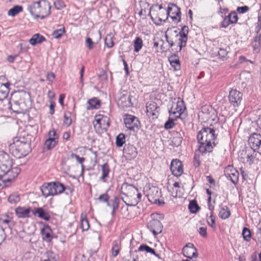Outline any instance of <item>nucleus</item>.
I'll use <instances>...</instances> for the list:
<instances>
[{"label": "nucleus", "mask_w": 261, "mask_h": 261, "mask_svg": "<svg viewBox=\"0 0 261 261\" xmlns=\"http://www.w3.org/2000/svg\"><path fill=\"white\" fill-rule=\"evenodd\" d=\"M29 95L28 93L17 92L13 94L9 101V108L16 114L26 112L29 109L24 100V96Z\"/></svg>", "instance_id": "20e7f679"}, {"label": "nucleus", "mask_w": 261, "mask_h": 261, "mask_svg": "<svg viewBox=\"0 0 261 261\" xmlns=\"http://www.w3.org/2000/svg\"><path fill=\"white\" fill-rule=\"evenodd\" d=\"M8 200L10 203H17L20 200L19 196L16 193H13L9 196Z\"/></svg>", "instance_id": "603ef678"}, {"label": "nucleus", "mask_w": 261, "mask_h": 261, "mask_svg": "<svg viewBox=\"0 0 261 261\" xmlns=\"http://www.w3.org/2000/svg\"><path fill=\"white\" fill-rule=\"evenodd\" d=\"M230 211L226 205L222 206L219 213V216L222 219H226L229 217Z\"/></svg>", "instance_id": "72a5a7b5"}, {"label": "nucleus", "mask_w": 261, "mask_h": 261, "mask_svg": "<svg viewBox=\"0 0 261 261\" xmlns=\"http://www.w3.org/2000/svg\"><path fill=\"white\" fill-rule=\"evenodd\" d=\"M71 158L72 159L75 158L77 162H79L80 164H82L83 167H84L83 163L85 160L84 158L80 157L79 155H77L74 153L71 154Z\"/></svg>", "instance_id": "69168bd1"}, {"label": "nucleus", "mask_w": 261, "mask_h": 261, "mask_svg": "<svg viewBox=\"0 0 261 261\" xmlns=\"http://www.w3.org/2000/svg\"><path fill=\"white\" fill-rule=\"evenodd\" d=\"M249 8L247 6H244L242 7H238L237 9V11L240 14L244 13L249 11Z\"/></svg>", "instance_id": "774afa93"}, {"label": "nucleus", "mask_w": 261, "mask_h": 261, "mask_svg": "<svg viewBox=\"0 0 261 261\" xmlns=\"http://www.w3.org/2000/svg\"><path fill=\"white\" fill-rule=\"evenodd\" d=\"M58 143L54 139L51 140L50 138H48L44 142V149L47 150H50L54 148L58 144Z\"/></svg>", "instance_id": "58836bf2"}, {"label": "nucleus", "mask_w": 261, "mask_h": 261, "mask_svg": "<svg viewBox=\"0 0 261 261\" xmlns=\"http://www.w3.org/2000/svg\"><path fill=\"white\" fill-rule=\"evenodd\" d=\"M224 172L226 177L229 179L232 183L234 184L238 183L239 173L237 170L231 166H228L226 168Z\"/></svg>", "instance_id": "a211bd4d"}, {"label": "nucleus", "mask_w": 261, "mask_h": 261, "mask_svg": "<svg viewBox=\"0 0 261 261\" xmlns=\"http://www.w3.org/2000/svg\"><path fill=\"white\" fill-rule=\"evenodd\" d=\"M31 210V208L30 207L25 208L24 207L19 206L15 209V213L18 218H28L29 217Z\"/></svg>", "instance_id": "cd10ccee"}, {"label": "nucleus", "mask_w": 261, "mask_h": 261, "mask_svg": "<svg viewBox=\"0 0 261 261\" xmlns=\"http://www.w3.org/2000/svg\"><path fill=\"white\" fill-rule=\"evenodd\" d=\"M228 53V51H227L226 49L220 48L218 51V56L219 57V59L223 61L227 60V56Z\"/></svg>", "instance_id": "8fccbe9b"}, {"label": "nucleus", "mask_w": 261, "mask_h": 261, "mask_svg": "<svg viewBox=\"0 0 261 261\" xmlns=\"http://www.w3.org/2000/svg\"><path fill=\"white\" fill-rule=\"evenodd\" d=\"M13 165V160L10 159L8 154L4 156V160L2 161L0 165L1 170L4 173L8 171V170L11 169Z\"/></svg>", "instance_id": "b1692460"}, {"label": "nucleus", "mask_w": 261, "mask_h": 261, "mask_svg": "<svg viewBox=\"0 0 261 261\" xmlns=\"http://www.w3.org/2000/svg\"><path fill=\"white\" fill-rule=\"evenodd\" d=\"M125 142V136L122 134H119L116 138V145L117 147H122Z\"/></svg>", "instance_id": "c03bdc74"}, {"label": "nucleus", "mask_w": 261, "mask_h": 261, "mask_svg": "<svg viewBox=\"0 0 261 261\" xmlns=\"http://www.w3.org/2000/svg\"><path fill=\"white\" fill-rule=\"evenodd\" d=\"M200 164L201 160L200 155L195 153L193 158V165L195 168H197L200 166Z\"/></svg>", "instance_id": "680f3d73"}, {"label": "nucleus", "mask_w": 261, "mask_h": 261, "mask_svg": "<svg viewBox=\"0 0 261 261\" xmlns=\"http://www.w3.org/2000/svg\"><path fill=\"white\" fill-rule=\"evenodd\" d=\"M169 61L170 62V65L174 68V70H178L180 69V62L175 54L170 57L169 58Z\"/></svg>", "instance_id": "2f4dec72"}, {"label": "nucleus", "mask_w": 261, "mask_h": 261, "mask_svg": "<svg viewBox=\"0 0 261 261\" xmlns=\"http://www.w3.org/2000/svg\"><path fill=\"white\" fill-rule=\"evenodd\" d=\"M260 42H261V37H254L253 38V41L252 42V46L253 47V50L254 52L257 53L259 51L260 48Z\"/></svg>", "instance_id": "c9c22d12"}, {"label": "nucleus", "mask_w": 261, "mask_h": 261, "mask_svg": "<svg viewBox=\"0 0 261 261\" xmlns=\"http://www.w3.org/2000/svg\"><path fill=\"white\" fill-rule=\"evenodd\" d=\"M113 37L114 36L112 34H109L107 35L105 38V44L109 48L112 47L114 46Z\"/></svg>", "instance_id": "3c124183"}, {"label": "nucleus", "mask_w": 261, "mask_h": 261, "mask_svg": "<svg viewBox=\"0 0 261 261\" xmlns=\"http://www.w3.org/2000/svg\"><path fill=\"white\" fill-rule=\"evenodd\" d=\"M54 6L58 10H61L66 7L65 3L62 0H57L54 2Z\"/></svg>", "instance_id": "bf43d9fd"}, {"label": "nucleus", "mask_w": 261, "mask_h": 261, "mask_svg": "<svg viewBox=\"0 0 261 261\" xmlns=\"http://www.w3.org/2000/svg\"><path fill=\"white\" fill-rule=\"evenodd\" d=\"M189 33V27L187 25H184L181 30L179 31V33L176 35H178L186 38H188V35Z\"/></svg>", "instance_id": "4d7b16f0"}, {"label": "nucleus", "mask_w": 261, "mask_h": 261, "mask_svg": "<svg viewBox=\"0 0 261 261\" xmlns=\"http://www.w3.org/2000/svg\"><path fill=\"white\" fill-rule=\"evenodd\" d=\"M51 6L46 0H40L32 3L28 7L32 15L35 18L44 19L50 14Z\"/></svg>", "instance_id": "7ed1b4c3"}, {"label": "nucleus", "mask_w": 261, "mask_h": 261, "mask_svg": "<svg viewBox=\"0 0 261 261\" xmlns=\"http://www.w3.org/2000/svg\"><path fill=\"white\" fill-rule=\"evenodd\" d=\"M170 168L172 174L175 176H180L183 173L182 162L178 159H174L171 161Z\"/></svg>", "instance_id": "f3484780"}, {"label": "nucleus", "mask_w": 261, "mask_h": 261, "mask_svg": "<svg viewBox=\"0 0 261 261\" xmlns=\"http://www.w3.org/2000/svg\"><path fill=\"white\" fill-rule=\"evenodd\" d=\"M255 152L250 147H246L240 152L239 159L244 164L251 165L254 162L255 158Z\"/></svg>", "instance_id": "423d86ee"}, {"label": "nucleus", "mask_w": 261, "mask_h": 261, "mask_svg": "<svg viewBox=\"0 0 261 261\" xmlns=\"http://www.w3.org/2000/svg\"><path fill=\"white\" fill-rule=\"evenodd\" d=\"M248 143L251 148L261 155V135L252 134L249 138Z\"/></svg>", "instance_id": "9b49d317"}, {"label": "nucleus", "mask_w": 261, "mask_h": 261, "mask_svg": "<svg viewBox=\"0 0 261 261\" xmlns=\"http://www.w3.org/2000/svg\"><path fill=\"white\" fill-rule=\"evenodd\" d=\"M40 190L42 195L45 198L55 195L54 182L44 183L40 187Z\"/></svg>", "instance_id": "5701e85b"}, {"label": "nucleus", "mask_w": 261, "mask_h": 261, "mask_svg": "<svg viewBox=\"0 0 261 261\" xmlns=\"http://www.w3.org/2000/svg\"><path fill=\"white\" fill-rule=\"evenodd\" d=\"M70 115V113L68 114L65 113L64 116V124L67 126H70L72 123V119Z\"/></svg>", "instance_id": "052dcab7"}, {"label": "nucleus", "mask_w": 261, "mask_h": 261, "mask_svg": "<svg viewBox=\"0 0 261 261\" xmlns=\"http://www.w3.org/2000/svg\"><path fill=\"white\" fill-rule=\"evenodd\" d=\"M101 101L97 97H93L89 99L87 102V110L98 109L100 108Z\"/></svg>", "instance_id": "393cba45"}, {"label": "nucleus", "mask_w": 261, "mask_h": 261, "mask_svg": "<svg viewBox=\"0 0 261 261\" xmlns=\"http://www.w3.org/2000/svg\"><path fill=\"white\" fill-rule=\"evenodd\" d=\"M45 38L40 34H34L30 39L29 43L34 46L37 44H40L45 41Z\"/></svg>", "instance_id": "7c9ffc66"}, {"label": "nucleus", "mask_w": 261, "mask_h": 261, "mask_svg": "<svg viewBox=\"0 0 261 261\" xmlns=\"http://www.w3.org/2000/svg\"><path fill=\"white\" fill-rule=\"evenodd\" d=\"M143 46V41L141 38L137 37L134 41V52L138 53Z\"/></svg>", "instance_id": "79ce46f5"}, {"label": "nucleus", "mask_w": 261, "mask_h": 261, "mask_svg": "<svg viewBox=\"0 0 261 261\" xmlns=\"http://www.w3.org/2000/svg\"><path fill=\"white\" fill-rule=\"evenodd\" d=\"M201 112L206 115L207 119L214 120L216 116V111L212 107L204 106L201 108Z\"/></svg>", "instance_id": "bb28decb"}, {"label": "nucleus", "mask_w": 261, "mask_h": 261, "mask_svg": "<svg viewBox=\"0 0 261 261\" xmlns=\"http://www.w3.org/2000/svg\"><path fill=\"white\" fill-rule=\"evenodd\" d=\"M121 249V242L120 241H114L113 242V246L111 249L112 255L114 257H116L119 253Z\"/></svg>", "instance_id": "e433bc0d"}, {"label": "nucleus", "mask_w": 261, "mask_h": 261, "mask_svg": "<svg viewBox=\"0 0 261 261\" xmlns=\"http://www.w3.org/2000/svg\"><path fill=\"white\" fill-rule=\"evenodd\" d=\"M200 208V207L198 206L195 200H192L190 202L189 204V209L192 213H196Z\"/></svg>", "instance_id": "a18cd8bd"}, {"label": "nucleus", "mask_w": 261, "mask_h": 261, "mask_svg": "<svg viewBox=\"0 0 261 261\" xmlns=\"http://www.w3.org/2000/svg\"><path fill=\"white\" fill-rule=\"evenodd\" d=\"M261 20L260 17H258V21L255 23V33L256 35L255 37H261Z\"/></svg>", "instance_id": "864d4df0"}, {"label": "nucleus", "mask_w": 261, "mask_h": 261, "mask_svg": "<svg viewBox=\"0 0 261 261\" xmlns=\"http://www.w3.org/2000/svg\"><path fill=\"white\" fill-rule=\"evenodd\" d=\"M23 8L21 6L16 5L10 9L8 12V15L14 16L22 11Z\"/></svg>", "instance_id": "37998d69"}, {"label": "nucleus", "mask_w": 261, "mask_h": 261, "mask_svg": "<svg viewBox=\"0 0 261 261\" xmlns=\"http://www.w3.org/2000/svg\"><path fill=\"white\" fill-rule=\"evenodd\" d=\"M123 153L127 160H132L137 156L138 151L135 146L127 144L125 145L123 148Z\"/></svg>", "instance_id": "6ab92c4d"}, {"label": "nucleus", "mask_w": 261, "mask_h": 261, "mask_svg": "<svg viewBox=\"0 0 261 261\" xmlns=\"http://www.w3.org/2000/svg\"><path fill=\"white\" fill-rule=\"evenodd\" d=\"M243 94L236 89H231L229 93V102L233 107H238L242 100Z\"/></svg>", "instance_id": "4468645a"}, {"label": "nucleus", "mask_w": 261, "mask_h": 261, "mask_svg": "<svg viewBox=\"0 0 261 261\" xmlns=\"http://www.w3.org/2000/svg\"><path fill=\"white\" fill-rule=\"evenodd\" d=\"M48 135V138H50L51 140L54 139L56 141L58 142L59 135L57 134L54 128H53L51 130H49Z\"/></svg>", "instance_id": "13d9d810"}, {"label": "nucleus", "mask_w": 261, "mask_h": 261, "mask_svg": "<svg viewBox=\"0 0 261 261\" xmlns=\"http://www.w3.org/2000/svg\"><path fill=\"white\" fill-rule=\"evenodd\" d=\"M217 136L213 127H203L197 135L199 151L202 154L212 152L216 146Z\"/></svg>", "instance_id": "f257e3e1"}, {"label": "nucleus", "mask_w": 261, "mask_h": 261, "mask_svg": "<svg viewBox=\"0 0 261 261\" xmlns=\"http://www.w3.org/2000/svg\"><path fill=\"white\" fill-rule=\"evenodd\" d=\"M12 155L19 159L27 155L31 151L30 141L24 137H16L9 146Z\"/></svg>", "instance_id": "f03ea898"}, {"label": "nucleus", "mask_w": 261, "mask_h": 261, "mask_svg": "<svg viewBox=\"0 0 261 261\" xmlns=\"http://www.w3.org/2000/svg\"><path fill=\"white\" fill-rule=\"evenodd\" d=\"M138 251H145L146 252H147V253H150L151 254H153L154 256H155L156 257L159 256V255L155 253L154 249L150 247L149 246L147 245L146 244L141 245L138 248Z\"/></svg>", "instance_id": "4c0bfd02"}, {"label": "nucleus", "mask_w": 261, "mask_h": 261, "mask_svg": "<svg viewBox=\"0 0 261 261\" xmlns=\"http://www.w3.org/2000/svg\"><path fill=\"white\" fill-rule=\"evenodd\" d=\"M146 113L148 116H152L153 118L158 117L159 107H158L156 102L150 101L146 104Z\"/></svg>", "instance_id": "4be33fe9"}, {"label": "nucleus", "mask_w": 261, "mask_h": 261, "mask_svg": "<svg viewBox=\"0 0 261 261\" xmlns=\"http://www.w3.org/2000/svg\"><path fill=\"white\" fill-rule=\"evenodd\" d=\"M55 195L63 193L66 189H68L70 192L72 190L70 188H66L62 184L59 182H54Z\"/></svg>", "instance_id": "473e14b6"}, {"label": "nucleus", "mask_w": 261, "mask_h": 261, "mask_svg": "<svg viewBox=\"0 0 261 261\" xmlns=\"http://www.w3.org/2000/svg\"><path fill=\"white\" fill-rule=\"evenodd\" d=\"M109 118L105 116H96L95 117V123L94 122V127L96 131L100 129L106 131L110 126Z\"/></svg>", "instance_id": "f8f14e48"}, {"label": "nucleus", "mask_w": 261, "mask_h": 261, "mask_svg": "<svg viewBox=\"0 0 261 261\" xmlns=\"http://www.w3.org/2000/svg\"><path fill=\"white\" fill-rule=\"evenodd\" d=\"M42 240L47 243H49L53 239V232L50 227L48 224H44L41 229L40 231Z\"/></svg>", "instance_id": "412c9836"}, {"label": "nucleus", "mask_w": 261, "mask_h": 261, "mask_svg": "<svg viewBox=\"0 0 261 261\" xmlns=\"http://www.w3.org/2000/svg\"><path fill=\"white\" fill-rule=\"evenodd\" d=\"M20 169L17 167H11L4 173L3 175H0V178L4 182L12 181L20 172Z\"/></svg>", "instance_id": "ddd939ff"}, {"label": "nucleus", "mask_w": 261, "mask_h": 261, "mask_svg": "<svg viewBox=\"0 0 261 261\" xmlns=\"http://www.w3.org/2000/svg\"><path fill=\"white\" fill-rule=\"evenodd\" d=\"M180 8L174 3H169L167 9V18L170 17L173 22L177 24L181 21Z\"/></svg>", "instance_id": "0eeeda50"}, {"label": "nucleus", "mask_w": 261, "mask_h": 261, "mask_svg": "<svg viewBox=\"0 0 261 261\" xmlns=\"http://www.w3.org/2000/svg\"><path fill=\"white\" fill-rule=\"evenodd\" d=\"M186 108L184 101L179 98L176 103L172 104V107L169 110V113L170 116H174L175 119H178L180 117Z\"/></svg>", "instance_id": "1a4fd4ad"}, {"label": "nucleus", "mask_w": 261, "mask_h": 261, "mask_svg": "<svg viewBox=\"0 0 261 261\" xmlns=\"http://www.w3.org/2000/svg\"><path fill=\"white\" fill-rule=\"evenodd\" d=\"M175 44H177L179 47V51H180L182 47L186 46L188 41V38L176 35L174 40Z\"/></svg>", "instance_id": "c85d7f7f"}, {"label": "nucleus", "mask_w": 261, "mask_h": 261, "mask_svg": "<svg viewBox=\"0 0 261 261\" xmlns=\"http://www.w3.org/2000/svg\"><path fill=\"white\" fill-rule=\"evenodd\" d=\"M207 223L213 229H216L215 217L214 216L213 213H211L209 218L207 219Z\"/></svg>", "instance_id": "5fc2aeb1"}, {"label": "nucleus", "mask_w": 261, "mask_h": 261, "mask_svg": "<svg viewBox=\"0 0 261 261\" xmlns=\"http://www.w3.org/2000/svg\"><path fill=\"white\" fill-rule=\"evenodd\" d=\"M177 119H175V116H173L172 117H169L168 120L165 123L164 127L166 129H169L173 128L175 125L174 121Z\"/></svg>", "instance_id": "49530a36"}, {"label": "nucleus", "mask_w": 261, "mask_h": 261, "mask_svg": "<svg viewBox=\"0 0 261 261\" xmlns=\"http://www.w3.org/2000/svg\"><path fill=\"white\" fill-rule=\"evenodd\" d=\"M33 214L35 216L38 215L39 218L45 221H49L50 218L49 214L42 207L35 208L33 211Z\"/></svg>", "instance_id": "a878e982"}, {"label": "nucleus", "mask_w": 261, "mask_h": 261, "mask_svg": "<svg viewBox=\"0 0 261 261\" xmlns=\"http://www.w3.org/2000/svg\"><path fill=\"white\" fill-rule=\"evenodd\" d=\"M119 199L117 197H115L113 201V203L110 206H111L114 210H117L119 207Z\"/></svg>", "instance_id": "0e129e2a"}, {"label": "nucleus", "mask_w": 261, "mask_h": 261, "mask_svg": "<svg viewBox=\"0 0 261 261\" xmlns=\"http://www.w3.org/2000/svg\"><path fill=\"white\" fill-rule=\"evenodd\" d=\"M9 90L7 89H2L0 88V101H3L8 96Z\"/></svg>", "instance_id": "e2e57ef3"}, {"label": "nucleus", "mask_w": 261, "mask_h": 261, "mask_svg": "<svg viewBox=\"0 0 261 261\" xmlns=\"http://www.w3.org/2000/svg\"><path fill=\"white\" fill-rule=\"evenodd\" d=\"M90 227L89 221L85 215L82 214L81 216V228L83 231H87Z\"/></svg>", "instance_id": "ea45409f"}, {"label": "nucleus", "mask_w": 261, "mask_h": 261, "mask_svg": "<svg viewBox=\"0 0 261 261\" xmlns=\"http://www.w3.org/2000/svg\"><path fill=\"white\" fill-rule=\"evenodd\" d=\"M65 33V28L62 27L59 29L54 31L52 34V36L56 39H59Z\"/></svg>", "instance_id": "09e8293b"}, {"label": "nucleus", "mask_w": 261, "mask_h": 261, "mask_svg": "<svg viewBox=\"0 0 261 261\" xmlns=\"http://www.w3.org/2000/svg\"><path fill=\"white\" fill-rule=\"evenodd\" d=\"M99 79L101 81H107L108 80V75L107 74V72L102 69L99 75H98Z\"/></svg>", "instance_id": "338daca9"}, {"label": "nucleus", "mask_w": 261, "mask_h": 261, "mask_svg": "<svg viewBox=\"0 0 261 261\" xmlns=\"http://www.w3.org/2000/svg\"><path fill=\"white\" fill-rule=\"evenodd\" d=\"M101 170L102 175L100 177V179L102 181L106 182V178L109 177V174L110 172L109 166L108 163H105L101 166Z\"/></svg>", "instance_id": "f704fd0d"}, {"label": "nucleus", "mask_w": 261, "mask_h": 261, "mask_svg": "<svg viewBox=\"0 0 261 261\" xmlns=\"http://www.w3.org/2000/svg\"><path fill=\"white\" fill-rule=\"evenodd\" d=\"M109 196L107 193L101 194L98 198V200L99 201L102 202H106L107 206H110V204L109 202Z\"/></svg>", "instance_id": "6e6d98bb"}, {"label": "nucleus", "mask_w": 261, "mask_h": 261, "mask_svg": "<svg viewBox=\"0 0 261 261\" xmlns=\"http://www.w3.org/2000/svg\"><path fill=\"white\" fill-rule=\"evenodd\" d=\"M129 187L132 188L137 192V198L134 200H132L130 203H126L124 201L125 204L128 206H135L141 200L142 194L138 192V189L133 185H128Z\"/></svg>", "instance_id": "c756f323"}, {"label": "nucleus", "mask_w": 261, "mask_h": 261, "mask_svg": "<svg viewBox=\"0 0 261 261\" xmlns=\"http://www.w3.org/2000/svg\"><path fill=\"white\" fill-rule=\"evenodd\" d=\"M238 17L236 12L231 11L227 16H226L221 23V27L226 28L230 24H234L237 22Z\"/></svg>", "instance_id": "aec40b11"}, {"label": "nucleus", "mask_w": 261, "mask_h": 261, "mask_svg": "<svg viewBox=\"0 0 261 261\" xmlns=\"http://www.w3.org/2000/svg\"><path fill=\"white\" fill-rule=\"evenodd\" d=\"M117 103L119 107L122 109L133 107L131 96L127 91H120L117 96Z\"/></svg>", "instance_id": "6e6552de"}, {"label": "nucleus", "mask_w": 261, "mask_h": 261, "mask_svg": "<svg viewBox=\"0 0 261 261\" xmlns=\"http://www.w3.org/2000/svg\"><path fill=\"white\" fill-rule=\"evenodd\" d=\"M242 236L245 241L249 242L251 238V232L250 229L247 227H244L242 231Z\"/></svg>", "instance_id": "de8ad7c7"}, {"label": "nucleus", "mask_w": 261, "mask_h": 261, "mask_svg": "<svg viewBox=\"0 0 261 261\" xmlns=\"http://www.w3.org/2000/svg\"><path fill=\"white\" fill-rule=\"evenodd\" d=\"M147 226L154 236L161 233L163 227L162 223L159 220L154 219L150 220L148 222Z\"/></svg>", "instance_id": "2eb2a0df"}, {"label": "nucleus", "mask_w": 261, "mask_h": 261, "mask_svg": "<svg viewBox=\"0 0 261 261\" xmlns=\"http://www.w3.org/2000/svg\"><path fill=\"white\" fill-rule=\"evenodd\" d=\"M144 192L148 198L149 201L152 203L162 205L165 204L163 200H160L162 196L161 190L158 187L146 185L144 188Z\"/></svg>", "instance_id": "39448f33"}, {"label": "nucleus", "mask_w": 261, "mask_h": 261, "mask_svg": "<svg viewBox=\"0 0 261 261\" xmlns=\"http://www.w3.org/2000/svg\"><path fill=\"white\" fill-rule=\"evenodd\" d=\"M42 261H57L56 254L51 251H47L43 256Z\"/></svg>", "instance_id": "a19ab883"}, {"label": "nucleus", "mask_w": 261, "mask_h": 261, "mask_svg": "<svg viewBox=\"0 0 261 261\" xmlns=\"http://www.w3.org/2000/svg\"><path fill=\"white\" fill-rule=\"evenodd\" d=\"M182 253L184 256L191 259L193 257H197L198 253L196 248L192 243H187L182 248Z\"/></svg>", "instance_id": "dca6fc26"}, {"label": "nucleus", "mask_w": 261, "mask_h": 261, "mask_svg": "<svg viewBox=\"0 0 261 261\" xmlns=\"http://www.w3.org/2000/svg\"><path fill=\"white\" fill-rule=\"evenodd\" d=\"M124 122L126 127L134 132L138 130L140 127V122L138 118L135 116L127 114L124 118Z\"/></svg>", "instance_id": "9d476101"}]
</instances>
